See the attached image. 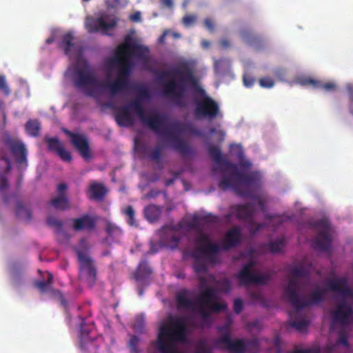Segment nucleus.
<instances>
[{"mask_svg": "<svg viewBox=\"0 0 353 353\" xmlns=\"http://www.w3.org/2000/svg\"><path fill=\"white\" fill-rule=\"evenodd\" d=\"M208 152L212 159L220 166L222 173L232 171L230 174H225L219 181L218 185L225 191L232 189L239 195L243 197H252L262 211H265L264 201L258 196L253 195L248 186L256 185L260 179V175L256 172H242L238 168V165L231 163L225 155L221 153V149L214 145L210 144Z\"/></svg>", "mask_w": 353, "mask_h": 353, "instance_id": "obj_1", "label": "nucleus"}, {"mask_svg": "<svg viewBox=\"0 0 353 353\" xmlns=\"http://www.w3.org/2000/svg\"><path fill=\"white\" fill-rule=\"evenodd\" d=\"M132 110L134 111L142 123L148 126L157 134L168 138L172 143L173 149L182 157H185L193 153L192 148L186 141L181 140L173 132L162 131L161 127L164 125L165 117L157 112L147 116L141 101L139 99H134L129 104L118 109L114 117L119 126L130 127L132 125L134 121L131 114Z\"/></svg>", "mask_w": 353, "mask_h": 353, "instance_id": "obj_2", "label": "nucleus"}, {"mask_svg": "<svg viewBox=\"0 0 353 353\" xmlns=\"http://www.w3.org/2000/svg\"><path fill=\"white\" fill-rule=\"evenodd\" d=\"M164 77L168 79L161 85L162 94L176 106L181 108H186L185 97L189 88L198 86V81L189 63L182 62L172 70L162 71L158 74V79L160 81H162Z\"/></svg>", "mask_w": 353, "mask_h": 353, "instance_id": "obj_3", "label": "nucleus"}, {"mask_svg": "<svg viewBox=\"0 0 353 353\" xmlns=\"http://www.w3.org/2000/svg\"><path fill=\"white\" fill-rule=\"evenodd\" d=\"M73 81L77 88L90 87L86 90V95L93 98L99 97L105 90L112 96L119 95L126 91L130 85V79H123L121 75H117L113 81L101 82L87 64L75 68Z\"/></svg>", "mask_w": 353, "mask_h": 353, "instance_id": "obj_4", "label": "nucleus"}, {"mask_svg": "<svg viewBox=\"0 0 353 353\" xmlns=\"http://www.w3.org/2000/svg\"><path fill=\"white\" fill-rule=\"evenodd\" d=\"M191 227L197 229L194 237V242L197 246L190 253V256L194 259L193 269L196 273H205L208 271V267L201 259H205L212 264L215 263L216 256L220 251V246L212 241L208 233L197 228L196 223H192Z\"/></svg>", "mask_w": 353, "mask_h": 353, "instance_id": "obj_5", "label": "nucleus"}, {"mask_svg": "<svg viewBox=\"0 0 353 353\" xmlns=\"http://www.w3.org/2000/svg\"><path fill=\"white\" fill-rule=\"evenodd\" d=\"M149 52L147 46L137 43L130 36L125 37L123 43L119 45L115 50L114 61L119 65L117 75H121L123 79H129L132 67V63L130 60V56L147 63Z\"/></svg>", "mask_w": 353, "mask_h": 353, "instance_id": "obj_6", "label": "nucleus"}, {"mask_svg": "<svg viewBox=\"0 0 353 353\" xmlns=\"http://www.w3.org/2000/svg\"><path fill=\"white\" fill-rule=\"evenodd\" d=\"M199 280L202 283V292L196 297V309L198 308L204 325H210L212 313H219L227 308V305L223 303H218V290L211 286H205L206 279L200 276Z\"/></svg>", "mask_w": 353, "mask_h": 353, "instance_id": "obj_7", "label": "nucleus"}, {"mask_svg": "<svg viewBox=\"0 0 353 353\" xmlns=\"http://www.w3.org/2000/svg\"><path fill=\"white\" fill-rule=\"evenodd\" d=\"M198 92L203 96L201 99L195 100L194 115L198 119H207L212 121L222 117L219 103L212 97L207 96L205 90L198 88Z\"/></svg>", "mask_w": 353, "mask_h": 353, "instance_id": "obj_8", "label": "nucleus"}, {"mask_svg": "<svg viewBox=\"0 0 353 353\" xmlns=\"http://www.w3.org/2000/svg\"><path fill=\"white\" fill-rule=\"evenodd\" d=\"M290 296L287 297L288 301L294 307L295 312L311 307L322 303L325 299V290L317 286L309 295L310 299L305 296H300L299 291L296 292L290 290Z\"/></svg>", "mask_w": 353, "mask_h": 353, "instance_id": "obj_9", "label": "nucleus"}, {"mask_svg": "<svg viewBox=\"0 0 353 353\" xmlns=\"http://www.w3.org/2000/svg\"><path fill=\"white\" fill-rule=\"evenodd\" d=\"M313 227L319 228L320 230L313 242V247L321 251H328L332 247V239L330 234V223L326 219L317 220L313 224Z\"/></svg>", "mask_w": 353, "mask_h": 353, "instance_id": "obj_10", "label": "nucleus"}, {"mask_svg": "<svg viewBox=\"0 0 353 353\" xmlns=\"http://www.w3.org/2000/svg\"><path fill=\"white\" fill-rule=\"evenodd\" d=\"M255 210L254 205L251 203L239 204L232 208V212L237 219L247 221L250 224V231L252 234H256L265 226L264 223L256 224L254 222Z\"/></svg>", "mask_w": 353, "mask_h": 353, "instance_id": "obj_11", "label": "nucleus"}, {"mask_svg": "<svg viewBox=\"0 0 353 353\" xmlns=\"http://www.w3.org/2000/svg\"><path fill=\"white\" fill-rule=\"evenodd\" d=\"M310 268L309 267L300 265L292 268L289 274V281L284 288L283 293L287 298L290 296V290L296 292L299 291V280L303 279L306 283L310 280Z\"/></svg>", "mask_w": 353, "mask_h": 353, "instance_id": "obj_12", "label": "nucleus"}, {"mask_svg": "<svg viewBox=\"0 0 353 353\" xmlns=\"http://www.w3.org/2000/svg\"><path fill=\"white\" fill-rule=\"evenodd\" d=\"M254 265V261L250 260L239 272L237 277L241 285L245 286L252 284L264 285L270 279L268 274H254L252 270Z\"/></svg>", "mask_w": 353, "mask_h": 353, "instance_id": "obj_13", "label": "nucleus"}, {"mask_svg": "<svg viewBox=\"0 0 353 353\" xmlns=\"http://www.w3.org/2000/svg\"><path fill=\"white\" fill-rule=\"evenodd\" d=\"M62 132L70 138L72 146L84 159L87 160L91 158L89 141L85 134L73 132L66 128H62Z\"/></svg>", "mask_w": 353, "mask_h": 353, "instance_id": "obj_14", "label": "nucleus"}, {"mask_svg": "<svg viewBox=\"0 0 353 353\" xmlns=\"http://www.w3.org/2000/svg\"><path fill=\"white\" fill-rule=\"evenodd\" d=\"M4 144L9 148L16 162L21 165L28 166V150L25 144L10 136L3 138Z\"/></svg>", "mask_w": 353, "mask_h": 353, "instance_id": "obj_15", "label": "nucleus"}, {"mask_svg": "<svg viewBox=\"0 0 353 353\" xmlns=\"http://www.w3.org/2000/svg\"><path fill=\"white\" fill-rule=\"evenodd\" d=\"M4 144L9 148L16 162L21 165L28 166V150L25 144L10 136L3 138Z\"/></svg>", "mask_w": 353, "mask_h": 353, "instance_id": "obj_16", "label": "nucleus"}, {"mask_svg": "<svg viewBox=\"0 0 353 353\" xmlns=\"http://www.w3.org/2000/svg\"><path fill=\"white\" fill-rule=\"evenodd\" d=\"M76 253L80 262V273L82 275L84 274L89 282L94 283L97 278V269L94 261L89 255L79 249H76Z\"/></svg>", "mask_w": 353, "mask_h": 353, "instance_id": "obj_17", "label": "nucleus"}, {"mask_svg": "<svg viewBox=\"0 0 353 353\" xmlns=\"http://www.w3.org/2000/svg\"><path fill=\"white\" fill-rule=\"evenodd\" d=\"M333 323L348 325L353 323V308L345 300H342L336 309L332 312Z\"/></svg>", "mask_w": 353, "mask_h": 353, "instance_id": "obj_18", "label": "nucleus"}, {"mask_svg": "<svg viewBox=\"0 0 353 353\" xmlns=\"http://www.w3.org/2000/svg\"><path fill=\"white\" fill-rule=\"evenodd\" d=\"M117 25V21L115 19L107 22L102 17L97 18L88 17L85 23L88 32L94 33L101 31L104 34H108V32L114 28Z\"/></svg>", "mask_w": 353, "mask_h": 353, "instance_id": "obj_19", "label": "nucleus"}, {"mask_svg": "<svg viewBox=\"0 0 353 353\" xmlns=\"http://www.w3.org/2000/svg\"><path fill=\"white\" fill-rule=\"evenodd\" d=\"M214 344L219 347L221 345H225V349L232 353H245L246 350L244 341L243 339L232 341L229 332H227L221 336L216 339L214 341Z\"/></svg>", "mask_w": 353, "mask_h": 353, "instance_id": "obj_20", "label": "nucleus"}, {"mask_svg": "<svg viewBox=\"0 0 353 353\" xmlns=\"http://www.w3.org/2000/svg\"><path fill=\"white\" fill-rule=\"evenodd\" d=\"M328 290L338 293L343 297H352L353 290L349 287L345 277H334L326 283Z\"/></svg>", "mask_w": 353, "mask_h": 353, "instance_id": "obj_21", "label": "nucleus"}, {"mask_svg": "<svg viewBox=\"0 0 353 353\" xmlns=\"http://www.w3.org/2000/svg\"><path fill=\"white\" fill-rule=\"evenodd\" d=\"M53 275L52 274L48 272V279L46 281L37 280L34 282V286L37 288L40 292L45 293L48 291H52V294L58 297L61 306L64 309L68 308V302L65 300L63 294L59 290H52V285L53 283Z\"/></svg>", "mask_w": 353, "mask_h": 353, "instance_id": "obj_22", "label": "nucleus"}, {"mask_svg": "<svg viewBox=\"0 0 353 353\" xmlns=\"http://www.w3.org/2000/svg\"><path fill=\"white\" fill-rule=\"evenodd\" d=\"M11 161L1 148L0 150V192L7 190L10 184L6 174L11 170Z\"/></svg>", "mask_w": 353, "mask_h": 353, "instance_id": "obj_23", "label": "nucleus"}, {"mask_svg": "<svg viewBox=\"0 0 353 353\" xmlns=\"http://www.w3.org/2000/svg\"><path fill=\"white\" fill-rule=\"evenodd\" d=\"M242 239V232L239 227L230 229L225 234L221 245L223 250H228L238 246Z\"/></svg>", "mask_w": 353, "mask_h": 353, "instance_id": "obj_24", "label": "nucleus"}, {"mask_svg": "<svg viewBox=\"0 0 353 353\" xmlns=\"http://www.w3.org/2000/svg\"><path fill=\"white\" fill-rule=\"evenodd\" d=\"M73 229L75 231H93L96 228L97 219L89 214H84L72 220Z\"/></svg>", "mask_w": 353, "mask_h": 353, "instance_id": "obj_25", "label": "nucleus"}, {"mask_svg": "<svg viewBox=\"0 0 353 353\" xmlns=\"http://www.w3.org/2000/svg\"><path fill=\"white\" fill-rule=\"evenodd\" d=\"M176 304L178 309L196 310V302L188 298L186 290H183L176 294Z\"/></svg>", "mask_w": 353, "mask_h": 353, "instance_id": "obj_26", "label": "nucleus"}, {"mask_svg": "<svg viewBox=\"0 0 353 353\" xmlns=\"http://www.w3.org/2000/svg\"><path fill=\"white\" fill-rule=\"evenodd\" d=\"M298 83L301 85H312L313 88H321L325 90H333L335 89L336 85L333 83H321L317 80H314L307 77H302L299 79Z\"/></svg>", "mask_w": 353, "mask_h": 353, "instance_id": "obj_27", "label": "nucleus"}, {"mask_svg": "<svg viewBox=\"0 0 353 353\" xmlns=\"http://www.w3.org/2000/svg\"><path fill=\"white\" fill-rule=\"evenodd\" d=\"M106 194L105 186L97 182L91 183L89 187V198L90 199L101 201Z\"/></svg>", "mask_w": 353, "mask_h": 353, "instance_id": "obj_28", "label": "nucleus"}, {"mask_svg": "<svg viewBox=\"0 0 353 353\" xmlns=\"http://www.w3.org/2000/svg\"><path fill=\"white\" fill-rule=\"evenodd\" d=\"M171 127L173 130H164V129H162L161 128V130L162 131H168V132H173L174 133L176 136H178L181 140H183L176 133L175 131H177V132H183L185 131L186 129V125L179 122V121H175L173 123H172L171 125ZM187 129L188 130V132L193 134V135H195V136H197V137H201L202 136V133L201 132L196 129V128L193 127V126H187Z\"/></svg>", "mask_w": 353, "mask_h": 353, "instance_id": "obj_29", "label": "nucleus"}, {"mask_svg": "<svg viewBox=\"0 0 353 353\" xmlns=\"http://www.w3.org/2000/svg\"><path fill=\"white\" fill-rule=\"evenodd\" d=\"M144 214L148 221L153 223L160 218L161 208L156 205H149L145 208Z\"/></svg>", "mask_w": 353, "mask_h": 353, "instance_id": "obj_30", "label": "nucleus"}, {"mask_svg": "<svg viewBox=\"0 0 353 353\" xmlns=\"http://www.w3.org/2000/svg\"><path fill=\"white\" fill-rule=\"evenodd\" d=\"M15 214L18 219H20L26 222H30L32 218L31 211L25 207L22 201L17 202Z\"/></svg>", "mask_w": 353, "mask_h": 353, "instance_id": "obj_31", "label": "nucleus"}, {"mask_svg": "<svg viewBox=\"0 0 353 353\" xmlns=\"http://www.w3.org/2000/svg\"><path fill=\"white\" fill-rule=\"evenodd\" d=\"M152 273V270L148 265L146 259L141 260L137 267V271L134 274L136 280H141L142 279L148 276Z\"/></svg>", "mask_w": 353, "mask_h": 353, "instance_id": "obj_32", "label": "nucleus"}, {"mask_svg": "<svg viewBox=\"0 0 353 353\" xmlns=\"http://www.w3.org/2000/svg\"><path fill=\"white\" fill-rule=\"evenodd\" d=\"M230 148L234 154L240 161L239 165H241L243 168H249L252 165L250 161H243L244 157V151L241 145L232 144L230 145Z\"/></svg>", "mask_w": 353, "mask_h": 353, "instance_id": "obj_33", "label": "nucleus"}, {"mask_svg": "<svg viewBox=\"0 0 353 353\" xmlns=\"http://www.w3.org/2000/svg\"><path fill=\"white\" fill-rule=\"evenodd\" d=\"M241 36L243 41L250 45H254L262 41V38L260 35L254 34L249 29H243L241 31Z\"/></svg>", "mask_w": 353, "mask_h": 353, "instance_id": "obj_34", "label": "nucleus"}, {"mask_svg": "<svg viewBox=\"0 0 353 353\" xmlns=\"http://www.w3.org/2000/svg\"><path fill=\"white\" fill-rule=\"evenodd\" d=\"M25 127L29 135L34 137L39 135L41 124L39 121L30 119L27 121Z\"/></svg>", "mask_w": 353, "mask_h": 353, "instance_id": "obj_35", "label": "nucleus"}, {"mask_svg": "<svg viewBox=\"0 0 353 353\" xmlns=\"http://www.w3.org/2000/svg\"><path fill=\"white\" fill-rule=\"evenodd\" d=\"M74 37L71 32L65 34L61 39V46L64 49V52L67 55H70L72 48L74 44L73 43Z\"/></svg>", "mask_w": 353, "mask_h": 353, "instance_id": "obj_36", "label": "nucleus"}, {"mask_svg": "<svg viewBox=\"0 0 353 353\" xmlns=\"http://www.w3.org/2000/svg\"><path fill=\"white\" fill-rule=\"evenodd\" d=\"M50 204L59 210H65L68 208V199L66 195H59L50 201Z\"/></svg>", "mask_w": 353, "mask_h": 353, "instance_id": "obj_37", "label": "nucleus"}, {"mask_svg": "<svg viewBox=\"0 0 353 353\" xmlns=\"http://www.w3.org/2000/svg\"><path fill=\"white\" fill-rule=\"evenodd\" d=\"M105 232L113 240L119 239L123 233L120 228L110 222L106 224Z\"/></svg>", "mask_w": 353, "mask_h": 353, "instance_id": "obj_38", "label": "nucleus"}, {"mask_svg": "<svg viewBox=\"0 0 353 353\" xmlns=\"http://www.w3.org/2000/svg\"><path fill=\"white\" fill-rule=\"evenodd\" d=\"M285 245L284 237L279 238L269 243V248L272 253H279Z\"/></svg>", "mask_w": 353, "mask_h": 353, "instance_id": "obj_39", "label": "nucleus"}, {"mask_svg": "<svg viewBox=\"0 0 353 353\" xmlns=\"http://www.w3.org/2000/svg\"><path fill=\"white\" fill-rule=\"evenodd\" d=\"M45 141L48 144V150L55 153L63 146L57 137L46 138Z\"/></svg>", "mask_w": 353, "mask_h": 353, "instance_id": "obj_40", "label": "nucleus"}, {"mask_svg": "<svg viewBox=\"0 0 353 353\" xmlns=\"http://www.w3.org/2000/svg\"><path fill=\"white\" fill-rule=\"evenodd\" d=\"M47 225L54 229L57 234H59L63 232V222L54 216H50L46 220Z\"/></svg>", "mask_w": 353, "mask_h": 353, "instance_id": "obj_41", "label": "nucleus"}, {"mask_svg": "<svg viewBox=\"0 0 353 353\" xmlns=\"http://www.w3.org/2000/svg\"><path fill=\"white\" fill-rule=\"evenodd\" d=\"M137 97L135 99H139L143 104V99H149L151 97L150 92L145 85H139L135 88Z\"/></svg>", "mask_w": 353, "mask_h": 353, "instance_id": "obj_42", "label": "nucleus"}, {"mask_svg": "<svg viewBox=\"0 0 353 353\" xmlns=\"http://www.w3.org/2000/svg\"><path fill=\"white\" fill-rule=\"evenodd\" d=\"M124 213L127 216V223L131 226H137V223L135 220V212L132 206H127Z\"/></svg>", "mask_w": 353, "mask_h": 353, "instance_id": "obj_43", "label": "nucleus"}, {"mask_svg": "<svg viewBox=\"0 0 353 353\" xmlns=\"http://www.w3.org/2000/svg\"><path fill=\"white\" fill-rule=\"evenodd\" d=\"M290 324L292 327H295L299 331H303L307 329L310 324V321L305 319H301L298 321L293 320L290 321Z\"/></svg>", "mask_w": 353, "mask_h": 353, "instance_id": "obj_44", "label": "nucleus"}, {"mask_svg": "<svg viewBox=\"0 0 353 353\" xmlns=\"http://www.w3.org/2000/svg\"><path fill=\"white\" fill-rule=\"evenodd\" d=\"M216 285L219 288V291L228 293L231 290V283L229 279H223L216 281Z\"/></svg>", "mask_w": 353, "mask_h": 353, "instance_id": "obj_45", "label": "nucleus"}, {"mask_svg": "<svg viewBox=\"0 0 353 353\" xmlns=\"http://www.w3.org/2000/svg\"><path fill=\"white\" fill-rule=\"evenodd\" d=\"M163 148L161 146H156L149 154V157L153 161L159 163L161 159V152Z\"/></svg>", "mask_w": 353, "mask_h": 353, "instance_id": "obj_46", "label": "nucleus"}, {"mask_svg": "<svg viewBox=\"0 0 353 353\" xmlns=\"http://www.w3.org/2000/svg\"><path fill=\"white\" fill-rule=\"evenodd\" d=\"M59 158L65 162H70L72 161V155L70 152L66 150L63 146L57 153Z\"/></svg>", "mask_w": 353, "mask_h": 353, "instance_id": "obj_47", "label": "nucleus"}, {"mask_svg": "<svg viewBox=\"0 0 353 353\" xmlns=\"http://www.w3.org/2000/svg\"><path fill=\"white\" fill-rule=\"evenodd\" d=\"M259 85L262 88H271L274 85V80L272 78L268 77H265L261 78L259 79Z\"/></svg>", "mask_w": 353, "mask_h": 353, "instance_id": "obj_48", "label": "nucleus"}, {"mask_svg": "<svg viewBox=\"0 0 353 353\" xmlns=\"http://www.w3.org/2000/svg\"><path fill=\"white\" fill-rule=\"evenodd\" d=\"M139 343V339L137 336L133 335L131 336L129 342V345L131 350V352L133 353H139V350L137 348V345Z\"/></svg>", "mask_w": 353, "mask_h": 353, "instance_id": "obj_49", "label": "nucleus"}, {"mask_svg": "<svg viewBox=\"0 0 353 353\" xmlns=\"http://www.w3.org/2000/svg\"><path fill=\"white\" fill-rule=\"evenodd\" d=\"M337 343L348 347H349L348 334L345 332L343 330L341 331L339 334V339L337 340Z\"/></svg>", "mask_w": 353, "mask_h": 353, "instance_id": "obj_50", "label": "nucleus"}, {"mask_svg": "<svg viewBox=\"0 0 353 353\" xmlns=\"http://www.w3.org/2000/svg\"><path fill=\"white\" fill-rule=\"evenodd\" d=\"M243 302L241 299H236L234 301V311L236 314H240L243 310Z\"/></svg>", "mask_w": 353, "mask_h": 353, "instance_id": "obj_51", "label": "nucleus"}, {"mask_svg": "<svg viewBox=\"0 0 353 353\" xmlns=\"http://www.w3.org/2000/svg\"><path fill=\"white\" fill-rule=\"evenodd\" d=\"M0 90L3 92L6 95H9L10 91L6 82V78L3 75H0Z\"/></svg>", "mask_w": 353, "mask_h": 353, "instance_id": "obj_52", "label": "nucleus"}, {"mask_svg": "<svg viewBox=\"0 0 353 353\" xmlns=\"http://www.w3.org/2000/svg\"><path fill=\"white\" fill-rule=\"evenodd\" d=\"M196 21V16L194 15H186L183 18V23L185 26H190L192 25Z\"/></svg>", "mask_w": 353, "mask_h": 353, "instance_id": "obj_53", "label": "nucleus"}, {"mask_svg": "<svg viewBox=\"0 0 353 353\" xmlns=\"http://www.w3.org/2000/svg\"><path fill=\"white\" fill-rule=\"evenodd\" d=\"M347 90H348V97H349V100L350 102L349 109H350V113L353 115V87L348 86Z\"/></svg>", "mask_w": 353, "mask_h": 353, "instance_id": "obj_54", "label": "nucleus"}, {"mask_svg": "<svg viewBox=\"0 0 353 353\" xmlns=\"http://www.w3.org/2000/svg\"><path fill=\"white\" fill-rule=\"evenodd\" d=\"M204 25L210 32H213L214 30V23L211 19H205L204 20Z\"/></svg>", "mask_w": 353, "mask_h": 353, "instance_id": "obj_55", "label": "nucleus"}, {"mask_svg": "<svg viewBox=\"0 0 353 353\" xmlns=\"http://www.w3.org/2000/svg\"><path fill=\"white\" fill-rule=\"evenodd\" d=\"M209 132H210V134H218L221 137V141H223V139L225 138V133L222 130H216V128H211L209 130Z\"/></svg>", "mask_w": 353, "mask_h": 353, "instance_id": "obj_56", "label": "nucleus"}, {"mask_svg": "<svg viewBox=\"0 0 353 353\" xmlns=\"http://www.w3.org/2000/svg\"><path fill=\"white\" fill-rule=\"evenodd\" d=\"M121 3V0H105V4L108 8H114Z\"/></svg>", "mask_w": 353, "mask_h": 353, "instance_id": "obj_57", "label": "nucleus"}, {"mask_svg": "<svg viewBox=\"0 0 353 353\" xmlns=\"http://www.w3.org/2000/svg\"><path fill=\"white\" fill-rule=\"evenodd\" d=\"M254 79L250 77H246L243 76V83L244 85L248 87H252L254 84Z\"/></svg>", "mask_w": 353, "mask_h": 353, "instance_id": "obj_58", "label": "nucleus"}, {"mask_svg": "<svg viewBox=\"0 0 353 353\" xmlns=\"http://www.w3.org/2000/svg\"><path fill=\"white\" fill-rule=\"evenodd\" d=\"M130 19L133 22H139L141 19V12L139 11H137L134 13L132 14L130 16Z\"/></svg>", "mask_w": 353, "mask_h": 353, "instance_id": "obj_59", "label": "nucleus"}, {"mask_svg": "<svg viewBox=\"0 0 353 353\" xmlns=\"http://www.w3.org/2000/svg\"><path fill=\"white\" fill-rule=\"evenodd\" d=\"M68 185L65 183H59L57 185V192L59 195H65V191L67 190Z\"/></svg>", "mask_w": 353, "mask_h": 353, "instance_id": "obj_60", "label": "nucleus"}, {"mask_svg": "<svg viewBox=\"0 0 353 353\" xmlns=\"http://www.w3.org/2000/svg\"><path fill=\"white\" fill-rule=\"evenodd\" d=\"M275 76L280 80L283 81L285 77V70L283 69H278L275 71Z\"/></svg>", "mask_w": 353, "mask_h": 353, "instance_id": "obj_61", "label": "nucleus"}, {"mask_svg": "<svg viewBox=\"0 0 353 353\" xmlns=\"http://www.w3.org/2000/svg\"><path fill=\"white\" fill-rule=\"evenodd\" d=\"M178 173H174V177L173 178H171V179H166L165 181V185L166 186H170L171 185H172L176 179V178L178 176Z\"/></svg>", "mask_w": 353, "mask_h": 353, "instance_id": "obj_62", "label": "nucleus"}, {"mask_svg": "<svg viewBox=\"0 0 353 353\" xmlns=\"http://www.w3.org/2000/svg\"><path fill=\"white\" fill-rule=\"evenodd\" d=\"M88 243L87 241L85 239H81L79 241V245L81 248H83V249H85V250L88 249Z\"/></svg>", "mask_w": 353, "mask_h": 353, "instance_id": "obj_63", "label": "nucleus"}, {"mask_svg": "<svg viewBox=\"0 0 353 353\" xmlns=\"http://www.w3.org/2000/svg\"><path fill=\"white\" fill-rule=\"evenodd\" d=\"M161 3L169 8L173 6L172 0H161Z\"/></svg>", "mask_w": 353, "mask_h": 353, "instance_id": "obj_64", "label": "nucleus"}]
</instances>
